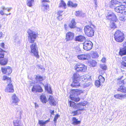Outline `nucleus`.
Wrapping results in <instances>:
<instances>
[{
    "label": "nucleus",
    "instance_id": "nucleus-1",
    "mask_svg": "<svg viewBox=\"0 0 126 126\" xmlns=\"http://www.w3.org/2000/svg\"><path fill=\"white\" fill-rule=\"evenodd\" d=\"M27 33L28 35V38L29 42L30 43H33L38 36L37 33L30 29L28 30Z\"/></svg>",
    "mask_w": 126,
    "mask_h": 126
},
{
    "label": "nucleus",
    "instance_id": "nucleus-2",
    "mask_svg": "<svg viewBox=\"0 0 126 126\" xmlns=\"http://www.w3.org/2000/svg\"><path fill=\"white\" fill-rule=\"evenodd\" d=\"M94 26L93 25L87 26L84 27V30L85 34L87 36L91 37L94 34Z\"/></svg>",
    "mask_w": 126,
    "mask_h": 126
},
{
    "label": "nucleus",
    "instance_id": "nucleus-3",
    "mask_svg": "<svg viewBox=\"0 0 126 126\" xmlns=\"http://www.w3.org/2000/svg\"><path fill=\"white\" fill-rule=\"evenodd\" d=\"M114 36L115 39L117 42H121L124 40V37L123 33L119 30L115 32Z\"/></svg>",
    "mask_w": 126,
    "mask_h": 126
},
{
    "label": "nucleus",
    "instance_id": "nucleus-4",
    "mask_svg": "<svg viewBox=\"0 0 126 126\" xmlns=\"http://www.w3.org/2000/svg\"><path fill=\"white\" fill-rule=\"evenodd\" d=\"M31 52V53L33 54L34 55L36 58H39V56L38 55V48L36 44L34 43L30 46Z\"/></svg>",
    "mask_w": 126,
    "mask_h": 126
},
{
    "label": "nucleus",
    "instance_id": "nucleus-5",
    "mask_svg": "<svg viewBox=\"0 0 126 126\" xmlns=\"http://www.w3.org/2000/svg\"><path fill=\"white\" fill-rule=\"evenodd\" d=\"M72 78L73 80L79 81L80 80L81 81H85L88 80L86 76H82L81 77L77 73L74 74Z\"/></svg>",
    "mask_w": 126,
    "mask_h": 126
},
{
    "label": "nucleus",
    "instance_id": "nucleus-6",
    "mask_svg": "<svg viewBox=\"0 0 126 126\" xmlns=\"http://www.w3.org/2000/svg\"><path fill=\"white\" fill-rule=\"evenodd\" d=\"M75 69L78 72H85L87 71V67L84 65L79 63L76 65Z\"/></svg>",
    "mask_w": 126,
    "mask_h": 126
},
{
    "label": "nucleus",
    "instance_id": "nucleus-7",
    "mask_svg": "<svg viewBox=\"0 0 126 126\" xmlns=\"http://www.w3.org/2000/svg\"><path fill=\"white\" fill-rule=\"evenodd\" d=\"M126 0H111L110 6L112 8H113L118 4L121 5L125 3Z\"/></svg>",
    "mask_w": 126,
    "mask_h": 126
},
{
    "label": "nucleus",
    "instance_id": "nucleus-8",
    "mask_svg": "<svg viewBox=\"0 0 126 126\" xmlns=\"http://www.w3.org/2000/svg\"><path fill=\"white\" fill-rule=\"evenodd\" d=\"M4 51L0 48V64L2 65H6L7 63V60L4 58Z\"/></svg>",
    "mask_w": 126,
    "mask_h": 126
},
{
    "label": "nucleus",
    "instance_id": "nucleus-9",
    "mask_svg": "<svg viewBox=\"0 0 126 126\" xmlns=\"http://www.w3.org/2000/svg\"><path fill=\"white\" fill-rule=\"evenodd\" d=\"M115 11L118 13H122L124 12L126 14V7L123 5H120L113 8Z\"/></svg>",
    "mask_w": 126,
    "mask_h": 126
},
{
    "label": "nucleus",
    "instance_id": "nucleus-10",
    "mask_svg": "<svg viewBox=\"0 0 126 126\" xmlns=\"http://www.w3.org/2000/svg\"><path fill=\"white\" fill-rule=\"evenodd\" d=\"M93 46V44L90 41H85L83 43V48L86 50H91Z\"/></svg>",
    "mask_w": 126,
    "mask_h": 126
},
{
    "label": "nucleus",
    "instance_id": "nucleus-11",
    "mask_svg": "<svg viewBox=\"0 0 126 126\" xmlns=\"http://www.w3.org/2000/svg\"><path fill=\"white\" fill-rule=\"evenodd\" d=\"M42 3L41 5V9L42 11L47 12V10H48L49 6L48 4L46 2H48V0H42Z\"/></svg>",
    "mask_w": 126,
    "mask_h": 126
},
{
    "label": "nucleus",
    "instance_id": "nucleus-12",
    "mask_svg": "<svg viewBox=\"0 0 126 126\" xmlns=\"http://www.w3.org/2000/svg\"><path fill=\"white\" fill-rule=\"evenodd\" d=\"M32 91V92L35 93L38 92L41 93L43 91L41 87L39 85L33 86Z\"/></svg>",
    "mask_w": 126,
    "mask_h": 126
},
{
    "label": "nucleus",
    "instance_id": "nucleus-13",
    "mask_svg": "<svg viewBox=\"0 0 126 126\" xmlns=\"http://www.w3.org/2000/svg\"><path fill=\"white\" fill-rule=\"evenodd\" d=\"M74 36V34L73 33L69 32L66 33L65 40L67 41H68L72 40L73 39Z\"/></svg>",
    "mask_w": 126,
    "mask_h": 126
},
{
    "label": "nucleus",
    "instance_id": "nucleus-14",
    "mask_svg": "<svg viewBox=\"0 0 126 126\" xmlns=\"http://www.w3.org/2000/svg\"><path fill=\"white\" fill-rule=\"evenodd\" d=\"M89 55L88 54H80L77 56L78 59L81 60H88L89 58Z\"/></svg>",
    "mask_w": 126,
    "mask_h": 126
},
{
    "label": "nucleus",
    "instance_id": "nucleus-15",
    "mask_svg": "<svg viewBox=\"0 0 126 126\" xmlns=\"http://www.w3.org/2000/svg\"><path fill=\"white\" fill-rule=\"evenodd\" d=\"M19 100L15 94H13L12 97L11 103L13 104L16 105H17V103Z\"/></svg>",
    "mask_w": 126,
    "mask_h": 126
},
{
    "label": "nucleus",
    "instance_id": "nucleus-16",
    "mask_svg": "<svg viewBox=\"0 0 126 126\" xmlns=\"http://www.w3.org/2000/svg\"><path fill=\"white\" fill-rule=\"evenodd\" d=\"M1 70L2 72L7 75L10 74L12 72V70L10 67L5 68H2Z\"/></svg>",
    "mask_w": 126,
    "mask_h": 126
},
{
    "label": "nucleus",
    "instance_id": "nucleus-17",
    "mask_svg": "<svg viewBox=\"0 0 126 126\" xmlns=\"http://www.w3.org/2000/svg\"><path fill=\"white\" fill-rule=\"evenodd\" d=\"M124 47L120 49L119 54L121 56L126 55V42L123 45Z\"/></svg>",
    "mask_w": 126,
    "mask_h": 126
},
{
    "label": "nucleus",
    "instance_id": "nucleus-18",
    "mask_svg": "<svg viewBox=\"0 0 126 126\" xmlns=\"http://www.w3.org/2000/svg\"><path fill=\"white\" fill-rule=\"evenodd\" d=\"M5 92L9 93H13L14 91L13 86L12 84H9L5 89Z\"/></svg>",
    "mask_w": 126,
    "mask_h": 126
},
{
    "label": "nucleus",
    "instance_id": "nucleus-19",
    "mask_svg": "<svg viewBox=\"0 0 126 126\" xmlns=\"http://www.w3.org/2000/svg\"><path fill=\"white\" fill-rule=\"evenodd\" d=\"M13 123L14 126H23L22 122L20 119H15L14 120Z\"/></svg>",
    "mask_w": 126,
    "mask_h": 126
},
{
    "label": "nucleus",
    "instance_id": "nucleus-20",
    "mask_svg": "<svg viewBox=\"0 0 126 126\" xmlns=\"http://www.w3.org/2000/svg\"><path fill=\"white\" fill-rule=\"evenodd\" d=\"M85 104L83 103H80L78 104H77L76 107V109L79 111L83 110H84L83 106H85Z\"/></svg>",
    "mask_w": 126,
    "mask_h": 126
},
{
    "label": "nucleus",
    "instance_id": "nucleus-21",
    "mask_svg": "<svg viewBox=\"0 0 126 126\" xmlns=\"http://www.w3.org/2000/svg\"><path fill=\"white\" fill-rule=\"evenodd\" d=\"M48 100L49 104L52 106H55L56 105L57 102L56 100H55L53 96H50L49 97Z\"/></svg>",
    "mask_w": 126,
    "mask_h": 126
},
{
    "label": "nucleus",
    "instance_id": "nucleus-22",
    "mask_svg": "<svg viewBox=\"0 0 126 126\" xmlns=\"http://www.w3.org/2000/svg\"><path fill=\"white\" fill-rule=\"evenodd\" d=\"M114 97L116 99L122 100L126 98V94H118L115 95Z\"/></svg>",
    "mask_w": 126,
    "mask_h": 126
},
{
    "label": "nucleus",
    "instance_id": "nucleus-23",
    "mask_svg": "<svg viewBox=\"0 0 126 126\" xmlns=\"http://www.w3.org/2000/svg\"><path fill=\"white\" fill-rule=\"evenodd\" d=\"M85 38L84 36L79 35L76 37L75 38V40L80 42H82L85 40Z\"/></svg>",
    "mask_w": 126,
    "mask_h": 126
},
{
    "label": "nucleus",
    "instance_id": "nucleus-24",
    "mask_svg": "<svg viewBox=\"0 0 126 126\" xmlns=\"http://www.w3.org/2000/svg\"><path fill=\"white\" fill-rule=\"evenodd\" d=\"M71 86L72 87L77 88L79 87L80 86L79 81L73 80Z\"/></svg>",
    "mask_w": 126,
    "mask_h": 126
},
{
    "label": "nucleus",
    "instance_id": "nucleus-25",
    "mask_svg": "<svg viewBox=\"0 0 126 126\" xmlns=\"http://www.w3.org/2000/svg\"><path fill=\"white\" fill-rule=\"evenodd\" d=\"M88 80V79L87 80V81H83V82L82 83V87L83 88H86L88 87L89 86H91L92 85V83L91 82H85L86 81H87Z\"/></svg>",
    "mask_w": 126,
    "mask_h": 126
},
{
    "label": "nucleus",
    "instance_id": "nucleus-26",
    "mask_svg": "<svg viewBox=\"0 0 126 126\" xmlns=\"http://www.w3.org/2000/svg\"><path fill=\"white\" fill-rule=\"evenodd\" d=\"M88 63L90 66L94 67L96 64L97 63L94 60H91L89 61Z\"/></svg>",
    "mask_w": 126,
    "mask_h": 126
},
{
    "label": "nucleus",
    "instance_id": "nucleus-27",
    "mask_svg": "<svg viewBox=\"0 0 126 126\" xmlns=\"http://www.w3.org/2000/svg\"><path fill=\"white\" fill-rule=\"evenodd\" d=\"M41 101L43 103H46L47 102L46 96L44 95H41L40 96Z\"/></svg>",
    "mask_w": 126,
    "mask_h": 126
},
{
    "label": "nucleus",
    "instance_id": "nucleus-28",
    "mask_svg": "<svg viewBox=\"0 0 126 126\" xmlns=\"http://www.w3.org/2000/svg\"><path fill=\"white\" fill-rule=\"evenodd\" d=\"M1 9L3 10V11L2 10H0V14L2 15L4 14L3 12H5V10H6L8 12H9L10 11V9H8V8H5V7L3 6H2L1 7Z\"/></svg>",
    "mask_w": 126,
    "mask_h": 126
},
{
    "label": "nucleus",
    "instance_id": "nucleus-29",
    "mask_svg": "<svg viewBox=\"0 0 126 126\" xmlns=\"http://www.w3.org/2000/svg\"><path fill=\"white\" fill-rule=\"evenodd\" d=\"M76 23L74 19H73L71 21V23L69 25V27L71 28H74L75 27Z\"/></svg>",
    "mask_w": 126,
    "mask_h": 126
},
{
    "label": "nucleus",
    "instance_id": "nucleus-30",
    "mask_svg": "<svg viewBox=\"0 0 126 126\" xmlns=\"http://www.w3.org/2000/svg\"><path fill=\"white\" fill-rule=\"evenodd\" d=\"M72 120L73 121L72 124L74 125H76L79 124L80 123V121H78V119H77L75 117H73Z\"/></svg>",
    "mask_w": 126,
    "mask_h": 126
},
{
    "label": "nucleus",
    "instance_id": "nucleus-31",
    "mask_svg": "<svg viewBox=\"0 0 126 126\" xmlns=\"http://www.w3.org/2000/svg\"><path fill=\"white\" fill-rule=\"evenodd\" d=\"M67 5L70 7L75 8L77 6L78 4L76 3H74L71 1H69L67 4Z\"/></svg>",
    "mask_w": 126,
    "mask_h": 126
},
{
    "label": "nucleus",
    "instance_id": "nucleus-32",
    "mask_svg": "<svg viewBox=\"0 0 126 126\" xmlns=\"http://www.w3.org/2000/svg\"><path fill=\"white\" fill-rule=\"evenodd\" d=\"M118 91L126 93V87L124 86L120 87L118 88Z\"/></svg>",
    "mask_w": 126,
    "mask_h": 126
},
{
    "label": "nucleus",
    "instance_id": "nucleus-33",
    "mask_svg": "<svg viewBox=\"0 0 126 126\" xmlns=\"http://www.w3.org/2000/svg\"><path fill=\"white\" fill-rule=\"evenodd\" d=\"M75 15L76 16L84 17V14L81 11H76Z\"/></svg>",
    "mask_w": 126,
    "mask_h": 126
},
{
    "label": "nucleus",
    "instance_id": "nucleus-34",
    "mask_svg": "<svg viewBox=\"0 0 126 126\" xmlns=\"http://www.w3.org/2000/svg\"><path fill=\"white\" fill-rule=\"evenodd\" d=\"M66 6V4L64 1L63 0H61L59 4V7H64V9H65Z\"/></svg>",
    "mask_w": 126,
    "mask_h": 126
},
{
    "label": "nucleus",
    "instance_id": "nucleus-35",
    "mask_svg": "<svg viewBox=\"0 0 126 126\" xmlns=\"http://www.w3.org/2000/svg\"><path fill=\"white\" fill-rule=\"evenodd\" d=\"M114 14L111 11H110L108 13L106 18L110 20V19H111V17H112V16Z\"/></svg>",
    "mask_w": 126,
    "mask_h": 126
},
{
    "label": "nucleus",
    "instance_id": "nucleus-36",
    "mask_svg": "<svg viewBox=\"0 0 126 126\" xmlns=\"http://www.w3.org/2000/svg\"><path fill=\"white\" fill-rule=\"evenodd\" d=\"M20 41L18 39V37H16L14 40V43L15 44L16 46H18L19 45Z\"/></svg>",
    "mask_w": 126,
    "mask_h": 126
},
{
    "label": "nucleus",
    "instance_id": "nucleus-37",
    "mask_svg": "<svg viewBox=\"0 0 126 126\" xmlns=\"http://www.w3.org/2000/svg\"><path fill=\"white\" fill-rule=\"evenodd\" d=\"M92 54V57L93 58H96L98 57V54L96 52L93 51Z\"/></svg>",
    "mask_w": 126,
    "mask_h": 126
},
{
    "label": "nucleus",
    "instance_id": "nucleus-38",
    "mask_svg": "<svg viewBox=\"0 0 126 126\" xmlns=\"http://www.w3.org/2000/svg\"><path fill=\"white\" fill-rule=\"evenodd\" d=\"M34 0H27V5L30 7L32 6V4L34 3Z\"/></svg>",
    "mask_w": 126,
    "mask_h": 126
},
{
    "label": "nucleus",
    "instance_id": "nucleus-39",
    "mask_svg": "<svg viewBox=\"0 0 126 126\" xmlns=\"http://www.w3.org/2000/svg\"><path fill=\"white\" fill-rule=\"evenodd\" d=\"M98 79V80L100 81L101 84L104 82L105 80L104 78L101 75L99 76Z\"/></svg>",
    "mask_w": 126,
    "mask_h": 126
},
{
    "label": "nucleus",
    "instance_id": "nucleus-40",
    "mask_svg": "<svg viewBox=\"0 0 126 126\" xmlns=\"http://www.w3.org/2000/svg\"><path fill=\"white\" fill-rule=\"evenodd\" d=\"M3 79L4 80H6L8 82L11 83V78L7 77L6 76H4L3 77Z\"/></svg>",
    "mask_w": 126,
    "mask_h": 126
},
{
    "label": "nucleus",
    "instance_id": "nucleus-41",
    "mask_svg": "<svg viewBox=\"0 0 126 126\" xmlns=\"http://www.w3.org/2000/svg\"><path fill=\"white\" fill-rule=\"evenodd\" d=\"M44 86L45 89L49 93L51 94L52 91L50 88L49 89L48 88V84H46Z\"/></svg>",
    "mask_w": 126,
    "mask_h": 126
},
{
    "label": "nucleus",
    "instance_id": "nucleus-42",
    "mask_svg": "<svg viewBox=\"0 0 126 126\" xmlns=\"http://www.w3.org/2000/svg\"><path fill=\"white\" fill-rule=\"evenodd\" d=\"M69 103H70V107H72L73 108H75L76 109V105H76V103L74 102L71 101H69Z\"/></svg>",
    "mask_w": 126,
    "mask_h": 126
},
{
    "label": "nucleus",
    "instance_id": "nucleus-43",
    "mask_svg": "<svg viewBox=\"0 0 126 126\" xmlns=\"http://www.w3.org/2000/svg\"><path fill=\"white\" fill-rule=\"evenodd\" d=\"M70 97L72 100L76 102L79 101L80 100V98L79 97H71L70 96Z\"/></svg>",
    "mask_w": 126,
    "mask_h": 126
},
{
    "label": "nucleus",
    "instance_id": "nucleus-44",
    "mask_svg": "<svg viewBox=\"0 0 126 126\" xmlns=\"http://www.w3.org/2000/svg\"><path fill=\"white\" fill-rule=\"evenodd\" d=\"M47 121L44 122L42 120H39V123L40 125V126H45V125L46 124Z\"/></svg>",
    "mask_w": 126,
    "mask_h": 126
},
{
    "label": "nucleus",
    "instance_id": "nucleus-45",
    "mask_svg": "<svg viewBox=\"0 0 126 126\" xmlns=\"http://www.w3.org/2000/svg\"><path fill=\"white\" fill-rule=\"evenodd\" d=\"M125 81H124V80H121L119 81L118 82V84L119 85V86L120 87H121V86H123V85H124L125 84Z\"/></svg>",
    "mask_w": 126,
    "mask_h": 126
},
{
    "label": "nucleus",
    "instance_id": "nucleus-46",
    "mask_svg": "<svg viewBox=\"0 0 126 126\" xmlns=\"http://www.w3.org/2000/svg\"><path fill=\"white\" fill-rule=\"evenodd\" d=\"M78 111H79L77 110H76L72 111V113H71V114H73V116L76 115L77 114L80 113V112H79Z\"/></svg>",
    "mask_w": 126,
    "mask_h": 126
},
{
    "label": "nucleus",
    "instance_id": "nucleus-47",
    "mask_svg": "<svg viewBox=\"0 0 126 126\" xmlns=\"http://www.w3.org/2000/svg\"><path fill=\"white\" fill-rule=\"evenodd\" d=\"M110 27L111 29H115L116 28L115 24L114 22H112L111 23L110 26Z\"/></svg>",
    "mask_w": 126,
    "mask_h": 126
},
{
    "label": "nucleus",
    "instance_id": "nucleus-48",
    "mask_svg": "<svg viewBox=\"0 0 126 126\" xmlns=\"http://www.w3.org/2000/svg\"><path fill=\"white\" fill-rule=\"evenodd\" d=\"M119 19L120 20L123 22L125 21L126 20L125 17L124 16H120L119 17Z\"/></svg>",
    "mask_w": 126,
    "mask_h": 126
},
{
    "label": "nucleus",
    "instance_id": "nucleus-49",
    "mask_svg": "<svg viewBox=\"0 0 126 126\" xmlns=\"http://www.w3.org/2000/svg\"><path fill=\"white\" fill-rule=\"evenodd\" d=\"M111 19H110V20H112L113 21H116L117 20L116 16L114 14L112 16V17H111Z\"/></svg>",
    "mask_w": 126,
    "mask_h": 126
},
{
    "label": "nucleus",
    "instance_id": "nucleus-50",
    "mask_svg": "<svg viewBox=\"0 0 126 126\" xmlns=\"http://www.w3.org/2000/svg\"><path fill=\"white\" fill-rule=\"evenodd\" d=\"M100 66L103 70H106L107 69V66L104 64H101Z\"/></svg>",
    "mask_w": 126,
    "mask_h": 126
},
{
    "label": "nucleus",
    "instance_id": "nucleus-51",
    "mask_svg": "<svg viewBox=\"0 0 126 126\" xmlns=\"http://www.w3.org/2000/svg\"><path fill=\"white\" fill-rule=\"evenodd\" d=\"M102 84L98 80H96L95 82V84L97 86L99 87Z\"/></svg>",
    "mask_w": 126,
    "mask_h": 126
},
{
    "label": "nucleus",
    "instance_id": "nucleus-52",
    "mask_svg": "<svg viewBox=\"0 0 126 126\" xmlns=\"http://www.w3.org/2000/svg\"><path fill=\"white\" fill-rule=\"evenodd\" d=\"M36 79L38 81H41L43 80V78L40 76L38 75L36 76Z\"/></svg>",
    "mask_w": 126,
    "mask_h": 126
},
{
    "label": "nucleus",
    "instance_id": "nucleus-53",
    "mask_svg": "<svg viewBox=\"0 0 126 126\" xmlns=\"http://www.w3.org/2000/svg\"><path fill=\"white\" fill-rule=\"evenodd\" d=\"M59 115L58 114H56L55 116V117L54 118V122H55V123H56V121H57V120L58 118V117H59Z\"/></svg>",
    "mask_w": 126,
    "mask_h": 126
},
{
    "label": "nucleus",
    "instance_id": "nucleus-54",
    "mask_svg": "<svg viewBox=\"0 0 126 126\" xmlns=\"http://www.w3.org/2000/svg\"><path fill=\"white\" fill-rule=\"evenodd\" d=\"M18 112V113L20 115L17 117V118L19 119L21 118V115L22 113V111H20L19 112Z\"/></svg>",
    "mask_w": 126,
    "mask_h": 126
},
{
    "label": "nucleus",
    "instance_id": "nucleus-55",
    "mask_svg": "<svg viewBox=\"0 0 126 126\" xmlns=\"http://www.w3.org/2000/svg\"><path fill=\"white\" fill-rule=\"evenodd\" d=\"M63 13V11H60L58 12L57 13V14L59 16L62 15V14Z\"/></svg>",
    "mask_w": 126,
    "mask_h": 126
},
{
    "label": "nucleus",
    "instance_id": "nucleus-56",
    "mask_svg": "<svg viewBox=\"0 0 126 126\" xmlns=\"http://www.w3.org/2000/svg\"><path fill=\"white\" fill-rule=\"evenodd\" d=\"M121 65L124 66L126 67V63L124 62H123L121 63Z\"/></svg>",
    "mask_w": 126,
    "mask_h": 126
},
{
    "label": "nucleus",
    "instance_id": "nucleus-57",
    "mask_svg": "<svg viewBox=\"0 0 126 126\" xmlns=\"http://www.w3.org/2000/svg\"><path fill=\"white\" fill-rule=\"evenodd\" d=\"M58 19L59 20H61L63 19L62 15L59 16L58 17Z\"/></svg>",
    "mask_w": 126,
    "mask_h": 126
},
{
    "label": "nucleus",
    "instance_id": "nucleus-58",
    "mask_svg": "<svg viewBox=\"0 0 126 126\" xmlns=\"http://www.w3.org/2000/svg\"><path fill=\"white\" fill-rule=\"evenodd\" d=\"M106 60V59L105 58H102L101 61L103 63H104L105 62Z\"/></svg>",
    "mask_w": 126,
    "mask_h": 126
},
{
    "label": "nucleus",
    "instance_id": "nucleus-59",
    "mask_svg": "<svg viewBox=\"0 0 126 126\" xmlns=\"http://www.w3.org/2000/svg\"><path fill=\"white\" fill-rule=\"evenodd\" d=\"M38 67L40 68L41 69H42V66L40 65H37Z\"/></svg>",
    "mask_w": 126,
    "mask_h": 126
},
{
    "label": "nucleus",
    "instance_id": "nucleus-60",
    "mask_svg": "<svg viewBox=\"0 0 126 126\" xmlns=\"http://www.w3.org/2000/svg\"><path fill=\"white\" fill-rule=\"evenodd\" d=\"M4 45V43H2L0 44V46L2 47L3 48Z\"/></svg>",
    "mask_w": 126,
    "mask_h": 126
},
{
    "label": "nucleus",
    "instance_id": "nucleus-61",
    "mask_svg": "<svg viewBox=\"0 0 126 126\" xmlns=\"http://www.w3.org/2000/svg\"><path fill=\"white\" fill-rule=\"evenodd\" d=\"M77 94L79 93L80 94L82 92V90H78L77 92Z\"/></svg>",
    "mask_w": 126,
    "mask_h": 126
},
{
    "label": "nucleus",
    "instance_id": "nucleus-62",
    "mask_svg": "<svg viewBox=\"0 0 126 126\" xmlns=\"http://www.w3.org/2000/svg\"><path fill=\"white\" fill-rule=\"evenodd\" d=\"M50 112L51 113V115L53 114L54 113V110H50Z\"/></svg>",
    "mask_w": 126,
    "mask_h": 126
},
{
    "label": "nucleus",
    "instance_id": "nucleus-63",
    "mask_svg": "<svg viewBox=\"0 0 126 126\" xmlns=\"http://www.w3.org/2000/svg\"><path fill=\"white\" fill-rule=\"evenodd\" d=\"M2 35V32H0V38H1Z\"/></svg>",
    "mask_w": 126,
    "mask_h": 126
},
{
    "label": "nucleus",
    "instance_id": "nucleus-64",
    "mask_svg": "<svg viewBox=\"0 0 126 126\" xmlns=\"http://www.w3.org/2000/svg\"><path fill=\"white\" fill-rule=\"evenodd\" d=\"M35 107L36 108H37L38 107V105L36 103H35Z\"/></svg>",
    "mask_w": 126,
    "mask_h": 126
}]
</instances>
